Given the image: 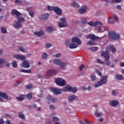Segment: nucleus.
Segmentation results:
<instances>
[{
    "mask_svg": "<svg viewBox=\"0 0 124 124\" xmlns=\"http://www.w3.org/2000/svg\"><path fill=\"white\" fill-rule=\"evenodd\" d=\"M68 99L69 100V101H73V100H74V99H78V97H77V96L75 95V94H73L72 95H70L68 97Z\"/></svg>",
    "mask_w": 124,
    "mask_h": 124,
    "instance_id": "obj_21",
    "label": "nucleus"
},
{
    "mask_svg": "<svg viewBox=\"0 0 124 124\" xmlns=\"http://www.w3.org/2000/svg\"><path fill=\"white\" fill-rule=\"evenodd\" d=\"M91 50H92V51H97L98 50V47L93 46L91 48Z\"/></svg>",
    "mask_w": 124,
    "mask_h": 124,
    "instance_id": "obj_49",
    "label": "nucleus"
},
{
    "mask_svg": "<svg viewBox=\"0 0 124 124\" xmlns=\"http://www.w3.org/2000/svg\"><path fill=\"white\" fill-rule=\"evenodd\" d=\"M29 15H30V16H31V17H33V16H34V13L32 11H29Z\"/></svg>",
    "mask_w": 124,
    "mask_h": 124,
    "instance_id": "obj_56",
    "label": "nucleus"
},
{
    "mask_svg": "<svg viewBox=\"0 0 124 124\" xmlns=\"http://www.w3.org/2000/svg\"><path fill=\"white\" fill-rule=\"evenodd\" d=\"M49 108L50 110H55L56 109V107L53 105H50L49 107Z\"/></svg>",
    "mask_w": 124,
    "mask_h": 124,
    "instance_id": "obj_54",
    "label": "nucleus"
},
{
    "mask_svg": "<svg viewBox=\"0 0 124 124\" xmlns=\"http://www.w3.org/2000/svg\"><path fill=\"white\" fill-rule=\"evenodd\" d=\"M52 102H58L59 101V99L58 98H52Z\"/></svg>",
    "mask_w": 124,
    "mask_h": 124,
    "instance_id": "obj_52",
    "label": "nucleus"
},
{
    "mask_svg": "<svg viewBox=\"0 0 124 124\" xmlns=\"http://www.w3.org/2000/svg\"><path fill=\"white\" fill-rule=\"evenodd\" d=\"M113 17H114L116 22H119V18H118V16H117V15H113Z\"/></svg>",
    "mask_w": 124,
    "mask_h": 124,
    "instance_id": "obj_55",
    "label": "nucleus"
},
{
    "mask_svg": "<svg viewBox=\"0 0 124 124\" xmlns=\"http://www.w3.org/2000/svg\"><path fill=\"white\" fill-rule=\"evenodd\" d=\"M101 56L105 57L106 61H109L110 60V54L107 52L102 51Z\"/></svg>",
    "mask_w": 124,
    "mask_h": 124,
    "instance_id": "obj_10",
    "label": "nucleus"
},
{
    "mask_svg": "<svg viewBox=\"0 0 124 124\" xmlns=\"http://www.w3.org/2000/svg\"><path fill=\"white\" fill-rule=\"evenodd\" d=\"M0 96L4 99H8V95L6 93H2L0 91Z\"/></svg>",
    "mask_w": 124,
    "mask_h": 124,
    "instance_id": "obj_17",
    "label": "nucleus"
},
{
    "mask_svg": "<svg viewBox=\"0 0 124 124\" xmlns=\"http://www.w3.org/2000/svg\"><path fill=\"white\" fill-rule=\"evenodd\" d=\"M59 66H60L61 69L64 70L66 67V63L61 62V63H60Z\"/></svg>",
    "mask_w": 124,
    "mask_h": 124,
    "instance_id": "obj_29",
    "label": "nucleus"
},
{
    "mask_svg": "<svg viewBox=\"0 0 124 124\" xmlns=\"http://www.w3.org/2000/svg\"><path fill=\"white\" fill-rule=\"evenodd\" d=\"M96 72L98 74V75H99V76H100V77H102V73H101V72H100V71L98 70H96Z\"/></svg>",
    "mask_w": 124,
    "mask_h": 124,
    "instance_id": "obj_50",
    "label": "nucleus"
},
{
    "mask_svg": "<svg viewBox=\"0 0 124 124\" xmlns=\"http://www.w3.org/2000/svg\"><path fill=\"white\" fill-rule=\"evenodd\" d=\"M95 30H96V31H97L98 32H99V31H100L101 29L100 28V27L97 26L95 27Z\"/></svg>",
    "mask_w": 124,
    "mask_h": 124,
    "instance_id": "obj_62",
    "label": "nucleus"
},
{
    "mask_svg": "<svg viewBox=\"0 0 124 124\" xmlns=\"http://www.w3.org/2000/svg\"><path fill=\"white\" fill-rule=\"evenodd\" d=\"M18 117L20 118V119H22V120H25V116L23 114V112H19Z\"/></svg>",
    "mask_w": 124,
    "mask_h": 124,
    "instance_id": "obj_33",
    "label": "nucleus"
},
{
    "mask_svg": "<svg viewBox=\"0 0 124 124\" xmlns=\"http://www.w3.org/2000/svg\"><path fill=\"white\" fill-rule=\"evenodd\" d=\"M15 24L14 25V26L16 29H19L22 27V23L19 21H15Z\"/></svg>",
    "mask_w": 124,
    "mask_h": 124,
    "instance_id": "obj_19",
    "label": "nucleus"
},
{
    "mask_svg": "<svg viewBox=\"0 0 124 124\" xmlns=\"http://www.w3.org/2000/svg\"><path fill=\"white\" fill-rule=\"evenodd\" d=\"M3 63H6V60L4 59H0V68L3 67Z\"/></svg>",
    "mask_w": 124,
    "mask_h": 124,
    "instance_id": "obj_25",
    "label": "nucleus"
},
{
    "mask_svg": "<svg viewBox=\"0 0 124 124\" xmlns=\"http://www.w3.org/2000/svg\"><path fill=\"white\" fill-rule=\"evenodd\" d=\"M46 31H47V32H52V31H53V27L51 26H48L46 28Z\"/></svg>",
    "mask_w": 124,
    "mask_h": 124,
    "instance_id": "obj_35",
    "label": "nucleus"
},
{
    "mask_svg": "<svg viewBox=\"0 0 124 124\" xmlns=\"http://www.w3.org/2000/svg\"><path fill=\"white\" fill-rule=\"evenodd\" d=\"M52 122L54 123H57V122H59V118L56 116L53 117Z\"/></svg>",
    "mask_w": 124,
    "mask_h": 124,
    "instance_id": "obj_39",
    "label": "nucleus"
},
{
    "mask_svg": "<svg viewBox=\"0 0 124 124\" xmlns=\"http://www.w3.org/2000/svg\"><path fill=\"white\" fill-rule=\"evenodd\" d=\"M86 38L87 39H89V38H90V39H92V40H96V39H99V37H96V36L93 34H90L86 35Z\"/></svg>",
    "mask_w": 124,
    "mask_h": 124,
    "instance_id": "obj_7",
    "label": "nucleus"
},
{
    "mask_svg": "<svg viewBox=\"0 0 124 124\" xmlns=\"http://www.w3.org/2000/svg\"><path fill=\"white\" fill-rule=\"evenodd\" d=\"M58 73V71L55 69H51L48 70L46 73V76H52Z\"/></svg>",
    "mask_w": 124,
    "mask_h": 124,
    "instance_id": "obj_8",
    "label": "nucleus"
},
{
    "mask_svg": "<svg viewBox=\"0 0 124 124\" xmlns=\"http://www.w3.org/2000/svg\"><path fill=\"white\" fill-rule=\"evenodd\" d=\"M81 23L82 24H87V18L84 17L81 20Z\"/></svg>",
    "mask_w": 124,
    "mask_h": 124,
    "instance_id": "obj_43",
    "label": "nucleus"
},
{
    "mask_svg": "<svg viewBox=\"0 0 124 124\" xmlns=\"http://www.w3.org/2000/svg\"><path fill=\"white\" fill-rule=\"evenodd\" d=\"M122 0H112L111 1V3H115L117 2V3H121L122 2Z\"/></svg>",
    "mask_w": 124,
    "mask_h": 124,
    "instance_id": "obj_37",
    "label": "nucleus"
},
{
    "mask_svg": "<svg viewBox=\"0 0 124 124\" xmlns=\"http://www.w3.org/2000/svg\"><path fill=\"white\" fill-rule=\"evenodd\" d=\"M85 67V65L84 64H82L79 67V69L80 71H82L83 70V69Z\"/></svg>",
    "mask_w": 124,
    "mask_h": 124,
    "instance_id": "obj_53",
    "label": "nucleus"
},
{
    "mask_svg": "<svg viewBox=\"0 0 124 124\" xmlns=\"http://www.w3.org/2000/svg\"><path fill=\"white\" fill-rule=\"evenodd\" d=\"M50 47H52V45L50 43L46 44V48H50Z\"/></svg>",
    "mask_w": 124,
    "mask_h": 124,
    "instance_id": "obj_57",
    "label": "nucleus"
},
{
    "mask_svg": "<svg viewBox=\"0 0 124 124\" xmlns=\"http://www.w3.org/2000/svg\"><path fill=\"white\" fill-rule=\"evenodd\" d=\"M51 92H52V93H53L56 95L61 94V93L60 90L57 89L56 88L51 89Z\"/></svg>",
    "mask_w": 124,
    "mask_h": 124,
    "instance_id": "obj_18",
    "label": "nucleus"
},
{
    "mask_svg": "<svg viewBox=\"0 0 124 124\" xmlns=\"http://www.w3.org/2000/svg\"><path fill=\"white\" fill-rule=\"evenodd\" d=\"M12 66L14 68H17V62H16V61L13 62Z\"/></svg>",
    "mask_w": 124,
    "mask_h": 124,
    "instance_id": "obj_44",
    "label": "nucleus"
},
{
    "mask_svg": "<svg viewBox=\"0 0 124 124\" xmlns=\"http://www.w3.org/2000/svg\"><path fill=\"white\" fill-rule=\"evenodd\" d=\"M46 99L47 100H49V101H52L53 99V97H52V96L51 95H47L46 97Z\"/></svg>",
    "mask_w": 124,
    "mask_h": 124,
    "instance_id": "obj_46",
    "label": "nucleus"
},
{
    "mask_svg": "<svg viewBox=\"0 0 124 124\" xmlns=\"http://www.w3.org/2000/svg\"><path fill=\"white\" fill-rule=\"evenodd\" d=\"M70 43V40H66L65 42V45L67 46Z\"/></svg>",
    "mask_w": 124,
    "mask_h": 124,
    "instance_id": "obj_58",
    "label": "nucleus"
},
{
    "mask_svg": "<svg viewBox=\"0 0 124 124\" xmlns=\"http://www.w3.org/2000/svg\"><path fill=\"white\" fill-rule=\"evenodd\" d=\"M11 14L12 15H16V17H18V16H21V13L16 9H13L12 11Z\"/></svg>",
    "mask_w": 124,
    "mask_h": 124,
    "instance_id": "obj_15",
    "label": "nucleus"
},
{
    "mask_svg": "<svg viewBox=\"0 0 124 124\" xmlns=\"http://www.w3.org/2000/svg\"><path fill=\"white\" fill-rule=\"evenodd\" d=\"M85 122H86L87 124H93V122L88 121L87 119H85Z\"/></svg>",
    "mask_w": 124,
    "mask_h": 124,
    "instance_id": "obj_63",
    "label": "nucleus"
},
{
    "mask_svg": "<svg viewBox=\"0 0 124 124\" xmlns=\"http://www.w3.org/2000/svg\"><path fill=\"white\" fill-rule=\"evenodd\" d=\"M61 22L58 23V27L59 28H66L68 26V23L66 22V19L64 17H62L59 19Z\"/></svg>",
    "mask_w": 124,
    "mask_h": 124,
    "instance_id": "obj_3",
    "label": "nucleus"
},
{
    "mask_svg": "<svg viewBox=\"0 0 124 124\" xmlns=\"http://www.w3.org/2000/svg\"><path fill=\"white\" fill-rule=\"evenodd\" d=\"M21 66L24 68H29L30 67V62L28 60H24L21 63Z\"/></svg>",
    "mask_w": 124,
    "mask_h": 124,
    "instance_id": "obj_12",
    "label": "nucleus"
},
{
    "mask_svg": "<svg viewBox=\"0 0 124 124\" xmlns=\"http://www.w3.org/2000/svg\"><path fill=\"white\" fill-rule=\"evenodd\" d=\"M54 11L57 15H62V9L58 7H55L54 8Z\"/></svg>",
    "mask_w": 124,
    "mask_h": 124,
    "instance_id": "obj_14",
    "label": "nucleus"
},
{
    "mask_svg": "<svg viewBox=\"0 0 124 124\" xmlns=\"http://www.w3.org/2000/svg\"><path fill=\"white\" fill-rule=\"evenodd\" d=\"M77 47H78V45L74 43H71L69 45L70 49H75V48H77Z\"/></svg>",
    "mask_w": 124,
    "mask_h": 124,
    "instance_id": "obj_28",
    "label": "nucleus"
},
{
    "mask_svg": "<svg viewBox=\"0 0 124 124\" xmlns=\"http://www.w3.org/2000/svg\"><path fill=\"white\" fill-rule=\"evenodd\" d=\"M108 49H110L111 50V52L113 53H115L117 52V49L115 48V46L113 45H110L108 46Z\"/></svg>",
    "mask_w": 124,
    "mask_h": 124,
    "instance_id": "obj_20",
    "label": "nucleus"
},
{
    "mask_svg": "<svg viewBox=\"0 0 124 124\" xmlns=\"http://www.w3.org/2000/svg\"><path fill=\"white\" fill-rule=\"evenodd\" d=\"M87 45H96V44L93 42L92 41H89L87 43Z\"/></svg>",
    "mask_w": 124,
    "mask_h": 124,
    "instance_id": "obj_47",
    "label": "nucleus"
},
{
    "mask_svg": "<svg viewBox=\"0 0 124 124\" xmlns=\"http://www.w3.org/2000/svg\"><path fill=\"white\" fill-rule=\"evenodd\" d=\"M55 83L56 85H57L58 86H60V87H63L64 86H65V85L66 84L65 80L60 78H58L55 80Z\"/></svg>",
    "mask_w": 124,
    "mask_h": 124,
    "instance_id": "obj_4",
    "label": "nucleus"
},
{
    "mask_svg": "<svg viewBox=\"0 0 124 124\" xmlns=\"http://www.w3.org/2000/svg\"><path fill=\"white\" fill-rule=\"evenodd\" d=\"M54 8H55V7H52V6H47V9H48V10H49V11H54Z\"/></svg>",
    "mask_w": 124,
    "mask_h": 124,
    "instance_id": "obj_45",
    "label": "nucleus"
},
{
    "mask_svg": "<svg viewBox=\"0 0 124 124\" xmlns=\"http://www.w3.org/2000/svg\"><path fill=\"white\" fill-rule=\"evenodd\" d=\"M96 61L98 63H100L101 64H103L104 63V62L100 60V59H97Z\"/></svg>",
    "mask_w": 124,
    "mask_h": 124,
    "instance_id": "obj_60",
    "label": "nucleus"
},
{
    "mask_svg": "<svg viewBox=\"0 0 124 124\" xmlns=\"http://www.w3.org/2000/svg\"><path fill=\"white\" fill-rule=\"evenodd\" d=\"M15 3H20V4H22V1L20 0H15Z\"/></svg>",
    "mask_w": 124,
    "mask_h": 124,
    "instance_id": "obj_61",
    "label": "nucleus"
},
{
    "mask_svg": "<svg viewBox=\"0 0 124 124\" xmlns=\"http://www.w3.org/2000/svg\"><path fill=\"white\" fill-rule=\"evenodd\" d=\"M119 104H120V103L117 100H111L109 101V105L112 107H117L119 106Z\"/></svg>",
    "mask_w": 124,
    "mask_h": 124,
    "instance_id": "obj_9",
    "label": "nucleus"
},
{
    "mask_svg": "<svg viewBox=\"0 0 124 124\" xmlns=\"http://www.w3.org/2000/svg\"><path fill=\"white\" fill-rule=\"evenodd\" d=\"M27 97H28L29 99H31V98H32V94L31 93H29L27 94Z\"/></svg>",
    "mask_w": 124,
    "mask_h": 124,
    "instance_id": "obj_51",
    "label": "nucleus"
},
{
    "mask_svg": "<svg viewBox=\"0 0 124 124\" xmlns=\"http://www.w3.org/2000/svg\"><path fill=\"white\" fill-rule=\"evenodd\" d=\"M17 22H19V23H24L25 22V18L23 16H16Z\"/></svg>",
    "mask_w": 124,
    "mask_h": 124,
    "instance_id": "obj_23",
    "label": "nucleus"
},
{
    "mask_svg": "<svg viewBox=\"0 0 124 124\" xmlns=\"http://www.w3.org/2000/svg\"><path fill=\"white\" fill-rule=\"evenodd\" d=\"M18 49L19 50V51H21V52H23V53H26V52H27V50H26V49L24 48V47H23V46H20L19 47H18Z\"/></svg>",
    "mask_w": 124,
    "mask_h": 124,
    "instance_id": "obj_36",
    "label": "nucleus"
},
{
    "mask_svg": "<svg viewBox=\"0 0 124 124\" xmlns=\"http://www.w3.org/2000/svg\"><path fill=\"white\" fill-rule=\"evenodd\" d=\"M34 34H35V35H37V36H38L39 37H40V36H43V35L44 34V31H41L39 32H34Z\"/></svg>",
    "mask_w": 124,
    "mask_h": 124,
    "instance_id": "obj_27",
    "label": "nucleus"
},
{
    "mask_svg": "<svg viewBox=\"0 0 124 124\" xmlns=\"http://www.w3.org/2000/svg\"><path fill=\"white\" fill-rule=\"evenodd\" d=\"M42 59H44V60H45L46 59H47V58H48V54H47V53H46L43 54V55L42 56Z\"/></svg>",
    "mask_w": 124,
    "mask_h": 124,
    "instance_id": "obj_42",
    "label": "nucleus"
},
{
    "mask_svg": "<svg viewBox=\"0 0 124 124\" xmlns=\"http://www.w3.org/2000/svg\"><path fill=\"white\" fill-rule=\"evenodd\" d=\"M14 58H15L16 60H20L21 61L26 60V56L24 55L15 54L14 55Z\"/></svg>",
    "mask_w": 124,
    "mask_h": 124,
    "instance_id": "obj_13",
    "label": "nucleus"
},
{
    "mask_svg": "<svg viewBox=\"0 0 124 124\" xmlns=\"http://www.w3.org/2000/svg\"><path fill=\"white\" fill-rule=\"evenodd\" d=\"M20 72H23L24 73H31V70H25V69H20Z\"/></svg>",
    "mask_w": 124,
    "mask_h": 124,
    "instance_id": "obj_30",
    "label": "nucleus"
},
{
    "mask_svg": "<svg viewBox=\"0 0 124 124\" xmlns=\"http://www.w3.org/2000/svg\"><path fill=\"white\" fill-rule=\"evenodd\" d=\"M108 22L109 24H113L114 22V18H109Z\"/></svg>",
    "mask_w": 124,
    "mask_h": 124,
    "instance_id": "obj_48",
    "label": "nucleus"
},
{
    "mask_svg": "<svg viewBox=\"0 0 124 124\" xmlns=\"http://www.w3.org/2000/svg\"><path fill=\"white\" fill-rule=\"evenodd\" d=\"M49 15V14L42 15L40 16L39 18L42 20H46L47 18H48Z\"/></svg>",
    "mask_w": 124,
    "mask_h": 124,
    "instance_id": "obj_22",
    "label": "nucleus"
},
{
    "mask_svg": "<svg viewBox=\"0 0 124 124\" xmlns=\"http://www.w3.org/2000/svg\"><path fill=\"white\" fill-rule=\"evenodd\" d=\"M1 31L2 33H7V31H6V28L5 27H2L1 28Z\"/></svg>",
    "mask_w": 124,
    "mask_h": 124,
    "instance_id": "obj_32",
    "label": "nucleus"
},
{
    "mask_svg": "<svg viewBox=\"0 0 124 124\" xmlns=\"http://www.w3.org/2000/svg\"><path fill=\"white\" fill-rule=\"evenodd\" d=\"M88 25H89V26H91V27H95V26H103L102 23L99 21H91L88 23Z\"/></svg>",
    "mask_w": 124,
    "mask_h": 124,
    "instance_id": "obj_6",
    "label": "nucleus"
},
{
    "mask_svg": "<svg viewBox=\"0 0 124 124\" xmlns=\"http://www.w3.org/2000/svg\"><path fill=\"white\" fill-rule=\"evenodd\" d=\"M91 80L93 82L95 80V75L94 74H92L91 75Z\"/></svg>",
    "mask_w": 124,
    "mask_h": 124,
    "instance_id": "obj_40",
    "label": "nucleus"
},
{
    "mask_svg": "<svg viewBox=\"0 0 124 124\" xmlns=\"http://www.w3.org/2000/svg\"><path fill=\"white\" fill-rule=\"evenodd\" d=\"M71 6H73V7H78V8L80 7V6L79 5V4H77L76 2H73L71 4Z\"/></svg>",
    "mask_w": 124,
    "mask_h": 124,
    "instance_id": "obj_34",
    "label": "nucleus"
},
{
    "mask_svg": "<svg viewBox=\"0 0 124 124\" xmlns=\"http://www.w3.org/2000/svg\"><path fill=\"white\" fill-rule=\"evenodd\" d=\"M25 95H21L19 97L16 98V99L19 100V101H23L25 99Z\"/></svg>",
    "mask_w": 124,
    "mask_h": 124,
    "instance_id": "obj_31",
    "label": "nucleus"
},
{
    "mask_svg": "<svg viewBox=\"0 0 124 124\" xmlns=\"http://www.w3.org/2000/svg\"><path fill=\"white\" fill-rule=\"evenodd\" d=\"M53 63H54L55 64H56V65H60V64H61V62H62V60H61L60 59H54L53 60Z\"/></svg>",
    "mask_w": 124,
    "mask_h": 124,
    "instance_id": "obj_24",
    "label": "nucleus"
},
{
    "mask_svg": "<svg viewBox=\"0 0 124 124\" xmlns=\"http://www.w3.org/2000/svg\"><path fill=\"white\" fill-rule=\"evenodd\" d=\"M115 78L117 79V80H118V81H121L122 80H123V79L124 78V76L122 75L117 74L115 76Z\"/></svg>",
    "mask_w": 124,
    "mask_h": 124,
    "instance_id": "obj_26",
    "label": "nucleus"
},
{
    "mask_svg": "<svg viewBox=\"0 0 124 124\" xmlns=\"http://www.w3.org/2000/svg\"><path fill=\"white\" fill-rule=\"evenodd\" d=\"M87 9H88L87 6H84L82 9L78 10V12L80 14H85V13L87 11Z\"/></svg>",
    "mask_w": 124,
    "mask_h": 124,
    "instance_id": "obj_16",
    "label": "nucleus"
},
{
    "mask_svg": "<svg viewBox=\"0 0 124 124\" xmlns=\"http://www.w3.org/2000/svg\"><path fill=\"white\" fill-rule=\"evenodd\" d=\"M97 112H98V109H96V111L94 113L95 117H101V114Z\"/></svg>",
    "mask_w": 124,
    "mask_h": 124,
    "instance_id": "obj_38",
    "label": "nucleus"
},
{
    "mask_svg": "<svg viewBox=\"0 0 124 124\" xmlns=\"http://www.w3.org/2000/svg\"><path fill=\"white\" fill-rule=\"evenodd\" d=\"M61 56H62V54H61V53H57L55 55V57H56V58H60Z\"/></svg>",
    "mask_w": 124,
    "mask_h": 124,
    "instance_id": "obj_64",
    "label": "nucleus"
},
{
    "mask_svg": "<svg viewBox=\"0 0 124 124\" xmlns=\"http://www.w3.org/2000/svg\"><path fill=\"white\" fill-rule=\"evenodd\" d=\"M26 89L27 90H31V89H32V84H29L25 86Z\"/></svg>",
    "mask_w": 124,
    "mask_h": 124,
    "instance_id": "obj_41",
    "label": "nucleus"
},
{
    "mask_svg": "<svg viewBox=\"0 0 124 124\" xmlns=\"http://www.w3.org/2000/svg\"><path fill=\"white\" fill-rule=\"evenodd\" d=\"M108 33V36L111 40H119L120 39V33H116L115 31H112Z\"/></svg>",
    "mask_w": 124,
    "mask_h": 124,
    "instance_id": "obj_2",
    "label": "nucleus"
},
{
    "mask_svg": "<svg viewBox=\"0 0 124 124\" xmlns=\"http://www.w3.org/2000/svg\"><path fill=\"white\" fill-rule=\"evenodd\" d=\"M63 92H72L73 93H75L77 92V88L76 87H72L69 85L64 87Z\"/></svg>",
    "mask_w": 124,
    "mask_h": 124,
    "instance_id": "obj_5",
    "label": "nucleus"
},
{
    "mask_svg": "<svg viewBox=\"0 0 124 124\" xmlns=\"http://www.w3.org/2000/svg\"><path fill=\"white\" fill-rule=\"evenodd\" d=\"M0 124H4V121H3V117L0 118Z\"/></svg>",
    "mask_w": 124,
    "mask_h": 124,
    "instance_id": "obj_59",
    "label": "nucleus"
},
{
    "mask_svg": "<svg viewBox=\"0 0 124 124\" xmlns=\"http://www.w3.org/2000/svg\"><path fill=\"white\" fill-rule=\"evenodd\" d=\"M72 42H73V43H77L78 45H81L82 43L81 40L76 37L72 38Z\"/></svg>",
    "mask_w": 124,
    "mask_h": 124,
    "instance_id": "obj_11",
    "label": "nucleus"
},
{
    "mask_svg": "<svg viewBox=\"0 0 124 124\" xmlns=\"http://www.w3.org/2000/svg\"><path fill=\"white\" fill-rule=\"evenodd\" d=\"M107 76H105L102 78L100 79V81H98L96 84H94V87L95 88H98V87H100V86H102V85H105L106 83H107Z\"/></svg>",
    "mask_w": 124,
    "mask_h": 124,
    "instance_id": "obj_1",
    "label": "nucleus"
}]
</instances>
